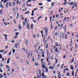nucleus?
Returning <instances> with one entry per match:
<instances>
[{"instance_id":"obj_56","label":"nucleus","mask_w":78,"mask_h":78,"mask_svg":"<svg viewBox=\"0 0 78 78\" xmlns=\"http://www.w3.org/2000/svg\"><path fill=\"white\" fill-rule=\"evenodd\" d=\"M25 22H27V18L25 19Z\"/></svg>"},{"instance_id":"obj_27","label":"nucleus","mask_w":78,"mask_h":78,"mask_svg":"<svg viewBox=\"0 0 78 78\" xmlns=\"http://www.w3.org/2000/svg\"><path fill=\"white\" fill-rule=\"evenodd\" d=\"M43 5V3H39V6H42Z\"/></svg>"},{"instance_id":"obj_64","label":"nucleus","mask_w":78,"mask_h":78,"mask_svg":"<svg viewBox=\"0 0 78 78\" xmlns=\"http://www.w3.org/2000/svg\"><path fill=\"white\" fill-rule=\"evenodd\" d=\"M76 37H78V35H77L76 36Z\"/></svg>"},{"instance_id":"obj_4","label":"nucleus","mask_w":78,"mask_h":78,"mask_svg":"<svg viewBox=\"0 0 78 78\" xmlns=\"http://www.w3.org/2000/svg\"><path fill=\"white\" fill-rule=\"evenodd\" d=\"M4 37H5V39L6 41H7L8 40V38H7V37L8 36H7V35L5 34V35H4Z\"/></svg>"},{"instance_id":"obj_32","label":"nucleus","mask_w":78,"mask_h":78,"mask_svg":"<svg viewBox=\"0 0 78 78\" xmlns=\"http://www.w3.org/2000/svg\"><path fill=\"white\" fill-rule=\"evenodd\" d=\"M26 44L27 45V44H28V40H26Z\"/></svg>"},{"instance_id":"obj_9","label":"nucleus","mask_w":78,"mask_h":78,"mask_svg":"<svg viewBox=\"0 0 78 78\" xmlns=\"http://www.w3.org/2000/svg\"><path fill=\"white\" fill-rule=\"evenodd\" d=\"M67 74H66V76H70V73L69 72H67Z\"/></svg>"},{"instance_id":"obj_51","label":"nucleus","mask_w":78,"mask_h":78,"mask_svg":"<svg viewBox=\"0 0 78 78\" xmlns=\"http://www.w3.org/2000/svg\"><path fill=\"white\" fill-rule=\"evenodd\" d=\"M0 66L1 67H2V66H3V65H2V64L0 63Z\"/></svg>"},{"instance_id":"obj_39","label":"nucleus","mask_w":78,"mask_h":78,"mask_svg":"<svg viewBox=\"0 0 78 78\" xmlns=\"http://www.w3.org/2000/svg\"><path fill=\"white\" fill-rule=\"evenodd\" d=\"M35 66H38V63H36Z\"/></svg>"},{"instance_id":"obj_55","label":"nucleus","mask_w":78,"mask_h":78,"mask_svg":"<svg viewBox=\"0 0 78 78\" xmlns=\"http://www.w3.org/2000/svg\"><path fill=\"white\" fill-rule=\"evenodd\" d=\"M61 73V72L60 71L58 72V74H60Z\"/></svg>"},{"instance_id":"obj_42","label":"nucleus","mask_w":78,"mask_h":78,"mask_svg":"<svg viewBox=\"0 0 78 78\" xmlns=\"http://www.w3.org/2000/svg\"><path fill=\"white\" fill-rule=\"evenodd\" d=\"M4 51H5L4 50L0 51V52L1 53H2V52H4Z\"/></svg>"},{"instance_id":"obj_5","label":"nucleus","mask_w":78,"mask_h":78,"mask_svg":"<svg viewBox=\"0 0 78 78\" xmlns=\"http://www.w3.org/2000/svg\"><path fill=\"white\" fill-rule=\"evenodd\" d=\"M45 63L44 64H42V68H43V69H45V68H46V67H45V66H44V64H45Z\"/></svg>"},{"instance_id":"obj_26","label":"nucleus","mask_w":78,"mask_h":78,"mask_svg":"<svg viewBox=\"0 0 78 78\" xmlns=\"http://www.w3.org/2000/svg\"><path fill=\"white\" fill-rule=\"evenodd\" d=\"M12 51L13 53H15V51H16V50L14 49H13L12 50Z\"/></svg>"},{"instance_id":"obj_58","label":"nucleus","mask_w":78,"mask_h":78,"mask_svg":"<svg viewBox=\"0 0 78 78\" xmlns=\"http://www.w3.org/2000/svg\"><path fill=\"white\" fill-rule=\"evenodd\" d=\"M0 72L2 73L3 72V70H2V69H0Z\"/></svg>"},{"instance_id":"obj_3","label":"nucleus","mask_w":78,"mask_h":78,"mask_svg":"<svg viewBox=\"0 0 78 78\" xmlns=\"http://www.w3.org/2000/svg\"><path fill=\"white\" fill-rule=\"evenodd\" d=\"M42 75L43 76V78H46V76L44 75V73H42Z\"/></svg>"},{"instance_id":"obj_61","label":"nucleus","mask_w":78,"mask_h":78,"mask_svg":"<svg viewBox=\"0 0 78 78\" xmlns=\"http://www.w3.org/2000/svg\"><path fill=\"white\" fill-rule=\"evenodd\" d=\"M4 25L5 26H6V23H4Z\"/></svg>"},{"instance_id":"obj_23","label":"nucleus","mask_w":78,"mask_h":78,"mask_svg":"<svg viewBox=\"0 0 78 78\" xmlns=\"http://www.w3.org/2000/svg\"><path fill=\"white\" fill-rule=\"evenodd\" d=\"M42 56L43 58H44L45 57V55H44V53H43L42 55Z\"/></svg>"},{"instance_id":"obj_52","label":"nucleus","mask_w":78,"mask_h":78,"mask_svg":"<svg viewBox=\"0 0 78 78\" xmlns=\"http://www.w3.org/2000/svg\"><path fill=\"white\" fill-rule=\"evenodd\" d=\"M34 38H36V36L35 35H34Z\"/></svg>"},{"instance_id":"obj_8","label":"nucleus","mask_w":78,"mask_h":78,"mask_svg":"<svg viewBox=\"0 0 78 78\" xmlns=\"http://www.w3.org/2000/svg\"><path fill=\"white\" fill-rule=\"evenodd\" d=\"M45 69H46L45 72H46V73H47V72H48V68L47 67H46Z\"/></svg>"},{"instance_id":"obj_15","label":"nucleus","mask_w":78,"mask_h":78,"mask_svg":"<svg viewBox=\"0 0 78 78\" xmlns=\"http://www.w3.org/2000/svg\"><path fill=\"white\" fill-rule=\"evenodd\" d=\"M8 2H7L6 4V8H8V4H9Z\"/></svg>"},{"instance_id":"obj_33","label":"nucleus","mask_w":78,"mask_h":78,"mask_svg":"<svg viewBox=\"0 0 78 78\" xmlns=\"http://www.w3.org/2000/svg\"><path fill=\"white\" fill-rule=\"evenodd\" d=\"M0 76H1L2 78H3V75H1V74H0Z\"/></svg>"},{"instance_id":"obj_12","label":"nucleus","mask_w":78,"mask_h":78,"mask_svg":"<svg viewBox=\"0 0 78 78\" xmlns=\"http://www.w3.org/2000/svg\"><path fill=\"white\" fill-rule=\"evenodd\" d=\"M10 60V58L8 59V60H7V64H9L10 62H9V61Z\"/></svg>"},{"instance_id":"obj_22","label":"nucleus","mask_w":78,"mask_h":78,"mask_svg":"<svg viewBox=\"0 0 78 78\" xmlns=\"http://www.w3.org/2000/svg\"><path fill=\"white\" fill-rule=\"evenodd\" d=\"M6 66L7 69H9V66L8 65H6Z\"/></svg>"},{"instance_id":"obj_14","label":"nucleus","mask_w":78,"mask_h":78,"mask_svg":"<svg viewBox=\"0 0 78 78\" xmlns=\"http://www.w3.org/2000/svg\"><path fill=\"white\" fill-rule=\"evenodd\" d=\"M41 61L42 64H45V62L43 61V59H41Z\"/></svg>"},{"instance_id":"obj_34","label":"nucleus","mask_w":78,"mask_h":78,"mask_svg":"<svg viewBox=\"0 0 78 78\" xmlns=\"http://www.w3.org/2000/svg\"><path fill=\"white\" fill-rule=\"evenodd\" d=\"M13 38L14 39V38H15V39H16V38H17V36H15Z\"/></svg>"},{"instance_id":"obj_50","label":"nucleus","mask_w":78,"mask_h":78,"mask_svg":"<svg viewBox=\"0 0 78 78\" xmlns=\"http://www.w3.org/2000/svg\"><path fill=\"white\" fill-rule=\"evenodd\" d=\"M12 43H14V42H15V41H14V40H12Z\"/></svg>"},{"instance_id":"obj_35","label":"nucleus","mask_w":78,"mask_h":78,"mask_svg":"<svg viewBox=\"0 0 78 78\" xmlns=\"http://www.w3.org/2000/svg\"><path fill=\"white\" fill-rule=\"evenodd\" d=\"M27 6H28V7H30V6H31V4H30L29 5H28Z\"/></svg>"},{"instance_id":"obj_7","label":"nucleus","mask_w":78,"mask_h":78,"mask_svg":"<svg viewBox=\"0 0 78 78\" xmlns=\"http://www.w3.org/2000/svg\"><path fill=\"white\" fill-rule=\"evenodd\" d=\"M18 27L19 29V30H21V25L20 24H19L18 25Z\"/></svg>"},{"instance_id":"obj_13","label":"nucleus","mask_w":78,"mask_h":78,"mask_svg":"<svg viewBox=\"0 0 78 78\" xmlns=\"http://www.w3.org/2000/svg\"><path fill=\"white\" fill-rule=\"evenodd\" d=\"M29 26H30V24H28L27 25V28L28 30H30V27H29Z\"/></svg>"},{"instance_id":"obj_40","label":"nucleus","mask_w":78,"mask_h":78,"mask_svg":"<svg viewBox=\"0 0 78 78\" xmlns=\"http://www.w3.org/2000/svg\"><path fill=\"white\" fill-rule=\"evenodd\" d=\"M12 71L13 72H12V73H14V69H12Z\"/></svg>"},{"instance_id":"obj_2","label":"nucleus","mask_w":78,"mask_h":78,"mask_svg":"<svg viewBox=\"0 0 78 78\" xmlns=\"http://www.w3.org/2000/svg\"><path fill=\"white\" fill-rule=\"evenodd\" d=\"M49 69H51L52 70H54V67H53V66H50L49 67Z\"/></svg>"},{"instance_id":"obj_21","label":"nucleus","mask_w":78,"mask_h":78,"mask_svg":"<svg viewBox=\"0 0 78 78\" xmlns=\"http://www.w3.org/2000/svg\"><path fill=\"white\" fill-rule=\"evenodd\" d=\"M29 13H30V11H27L25 13V14H29Z\"/></svg>"},{"instance_id":"obj_25","label":"nucleus","mask_w":78,"mask_h":78,"mask_svg":"<svg viewBox=\"0 0 78 78\" xmlns=\"http://www.w3.org/2000/svg\"><path fill=\"white\" fill-rule=\"evenodd\" d=\"M3 10V9H2L0 11V14H2V11Z\"/></svg>"},{"instance_id":"obj_36","label":"nucleus","mask_w":78,"mask_h":78,"mask_svg":"<svg viewBox=\"0 0 78 78\" xmlns=\"http://www.w3.org/2000/svg\"><path fill=\"white\" fill-rule=\"evenodd\" d=\"M58 16H59V15L57 14L56 16V18H58Z\"/></svg>"},{"instance_id":"obj_37","label":"nucleus","mask_w":78,"mask_h":78,"mask_svg":"<svg viewBox=\"0 0 78 78\" xmlns=\"http://www.w3.org/2000/svg\"><path fill=\"white\" fill-rule=\"evenodd\" d=\"M41 18H42V16H40V17H39L38 19V20H39L40 19H41Z\"/></svg>"},{"instance_id":"obj_10","label":"nucleus","mask_w":78,"mask_h":78,"mask_svg":"<svg viewBox=\"0 0 78 78\" xmlns=\"http://www.w3.org/2000/svg\"><path fill=\"white\" fill-rule=\"evenodd\" d=\"M70 68H71V69L72 70H73V65H71L70 66Z\"/></svg>"},{"instance_id":"obj_48","label":"nucleus","mask_w":78,"mask_h":78,"mask_svg":"<svg viewBox=\"0 0 78 78\" xmlns=\"http://www.w3.org/2000/svg\"><path fill=\"white\" fill-rule=\"evenodd\" d=\"M55 35V36H57L58 35V32H56Z\"/></svg>"},{"instance_id":"obj_28","label":"nucleus","mask_w":78,"mask_h":78,"mask_svg":"<svg viewBox=\"0 0 78 78\" xmlns=\"http://www.w3.org/2000/svg\"><path fill=\"white\" fill-rule=\"evenodd\" d=\"M55 45L56 46H58V43H55Z\"/></svg>"},{"instance_id":"obj_62","label":"nucleus","mask_w":78,"mask_h":78,"mask_svg":"<svg viewBox=\"0 0 78 78\" xmlns=\"http://www.w3.org/2000/svg\"><path fill=\"white\" fill-rule=\"evenodd\" d=\"M60 16H63V13H60Z\"/></svg>"},{"instance_id":"obj_41","label":"nucleus","mask_w":78,"mask_h":78,"mask_svg":"<svg viewBox=\"0 0 78 78\" xmlns=\"http://www.w3.org/2000/svg\"><path fill=\"white\" fill-rule=\"evenodd\" d=\"M40 48H41V46H39L38 49V50H40Z\"/></svg>"},{"instance_id":"obj_57","label":"nucleus","mask_w":78,"mask_h":78,"mask_svg":"<svg viewBox=\"0 0 78 78\" xmlns=\"http://www.w3.org/2000/svg\"><path fill=\"white\" fill-rule=\"evenodd\" d=\"M66 71V69H64V71H63V73H65V72Z\"/></svg>"},{"instance_id":"obj_46","label":"nucleus","mask_w":78,"mask_h":78,"mask_svg":"<svg viewBox=\"0 0 78 78\" xmlns=\"http://www.w3.org/2000/svg\"><path fill=\"white\" fill-rule=\"evenodd\" d=\"M17 16L18 17H19V13L17 12Z\"/></svg>"},{"instance_id":"obj_45","label":"nucleus","mask_w":78,"mask_h":78,"mask_svg":"<svg viewBox=\"0 0 78 78\" xmlns=\"http://www.w3.org/2000/svg\"><path fill=\"white\" fill-rule=\"evenodd\" d=\"M47 1L48 2H51V0H47Z\"/></svg>"},{"instance_id":"obj_1","label":"nucleus","mask_w":78,"mask_h":78,"mask_svg":"<svg viewBox=\"0 0 78 78\" xmlns=\"http://www.w3.org/2000/svg\"><path fill=\"white\" fill-rule=\"evenodd\" d=\"M44 30H45V34L46 35H47V33H48V29H46V28L45 27H44Z\"/></svg>"},{"instance_id":"obj_19","label":"nucleus","mask_w":78,"mask_h":78,"mask_svg":"<svg viewBox=\"0 0 78 78\" xmlns=\"http://www.w3.org/2000/svg\"><path fill=\"white\" fill-rule=\"evenodd\" d=\"M2 57H3L2 55V54H0V58L2 59Z\"/></svg>"},{"instance_id":"obj_44","label":"nucleus","mask_w":78,"mask_h":78,"mask_svg":"<svg viewBox=\"0 0 78 78\" xmlns=\"http://www.w3.org/2000/svg\"><path fill=\"white\" fill-rule=\"evenodd\" d=\"M19 32H17L16 34V35H19Z\"/></svg>"},{"instance_id":"obj_20","label":"nucleus","mask_w":78,"mask_h":78,"mask_svg":"<svg viewBox=\"0 0 78 78\" xmlns=\"http://www.w3.org/2000/svg\"><path fill=\"white\" fill-rule=\"evenodd\" d=\"M31 29H32V30H33V24L31 25Z\"/></svg>"},{"instance_id":"obj_63","label":"nucleus","mask_w":78,"mask_h":78,"mask_svg":"<svg viewBox=\"0 0 78 78\" xmlns=\"http://www.w3.org/2000/svg\"><path fill=\"white\" fill-rule=\"evenodd\" d=\"M29 56H30V54H28V58H29Z\"/></svg>"},{"instance_id":"obj_49","label":"nucleus","mask_w":78,"mask_h":78,"mask_svg":"<svg viewBox=\"0 0 78 78\" xmlns=\"http://www.w3.org/2000/svg\"><path fill=\"white\" fill-rule=\"evenodd\" d=\"M37 8L36 9H34V10L35 11H36V10H37Z\"/></svg>"},{"instance_id":"obj_38","label":"nucleus","mask_w":78,"mask_h":78,"mask_svg":"<svg viewBox=\"0 0 78 78\" xmlns=\"http://www.w3.org/2000/svg\"><path fill=\"white\" fill-rule=\"evenodd\" d=\"M59 66H60V64L59 63L57 64V67L58 68H59Z\"/></svg>"},{"instance_id":"obj_30","label":"nucleus","mask_w":78,"mask_h":78,"mask_svg":"<svg viewBox=\"0 0 78 78\" xmlns=\"http://www.w3.org/2000/svg\"><path fill=\"white\" fill-rule=\"evenodd\" d=\"M15 47L16 48H17V44H15Z\"/></svg>"},{"instance_id":"obj_11","label":"nucleus","mask_w":78,"mask_h":78,"mask_svg":"<svg viewBox=\"0 0 78 78\" xmlns=\"http://www.w3.org/2000/svg\"><path fill=\"white\" fill-rule=\"evenodd\" d=\"M64 2H65V3H64L63 4V5H66V4H67V1L66 0H64Z\"/></svg>"},{"instance_id":"obj_43","label":"nucleus","mask_w":78,"mask_h":78,"mask_svg":"<svg viewBox=\"0 0 78 78\" xmlns=\"http://www.w3.org/2000/svg\"><path fill=\"white\" fill-rule=\"evenodd\" d=\"M74 72L73 71V72H72V75L73 76V75H74Z\"/></svg>"},{"instance_id":"obj_6","label":"nucleus","mask_w":78,"mask_h":78,"mask_svg":"<svg viewBox=\"0 0 78 78\" xmlns=\"http://www.w3.org/2000/svg\"><path fill=\"white\" fill-rule=\"evenodd\" d=\"M73 3H74V2H72L69 3V5L72 6V5H73Z\"/></svg>"},{"instance_id":"obj_60","label":"nucleus","mask_w":78,"mask_h":78,"mask_svg":"<svg viewBox=\"0 0 78 78\" xmlns=\"http://www.w3.org/2000/svg\"><path fill=\"white\" fill-rule=\"evenodd\" d=\"M46 60H47V62H48V58H47Z\"/></svg>"},{"instance_id":"obj_18","label":"nucleus","mask_w":78,"mask_h":78,"mask_svg":"<svg viewBox=\"0 0 78 78\" xmlns=\"http://www.w3.org/2000/svg\"><path fill=\"white\" fill-rule=\"evenodd\" d=\"M13 22H14L15 24H16V20L14 19L13 20Z\"/></svg>"},{"instance_id":"obj_29","label":"nucleus","mask_w":78,"mask_h":78,"mask_svg":"<svg viewBox=\"0 0 78 78\" xmlns=\"http://www.w3.org/2000/svg\"><path fill=\"white\" fill-rule=\"evenodd\" d=\"M58 28V27H57V26H56L55 27V31H56V30H57Z\"/></svg>"},{"instance_id":"obj_17","label":"nucleus","mask_w":78,"mask_h":78,"mask_svg":"<svg viewBox=\"0 0 78 78\" xmlns=\"http://www.w3.org/2000/svg\"><path fill=\"white\" fill-rule=\"evenodd\" d=\"M55 51L56 52H57V53H59V51H58V49L56 48L55 50Z\"/></svg>"},{"instance_id":"obj_24","label":"nucleus","mask_w":78,"mask_h":78,"mask_svg":"<svg viewBox=\"0 0 78 78\" xmlns=\"http://www.w3.org/2000/svg\"><path fill=\"white\" fill-rule=\"evenodd\" d=\"M11 53H12V51H11L10 53H9V56H10L11 55Z\"/></svg>"},{"instance_id":"obj_59","label":"nucleus","mask_w":78,"mask_h":78,"mask_svg":"<svg viewBox=\"0 0 78 78\" xmlns=\"http://www.w3.org/2000/svg\"><path fill=\"white\" fill-rule=\"evenodd\" d=\"M46 48H48V44H46Z\"/></svg>"},{"instance_id":"obj_53","label":"nucleus","mask_w":78,"mask_h":78,"mask_svg":"<svg viewBox=\"0 0 78 78\" xmlns=\"http://www.w3.org/2000/svg\"><path fill=\"white\" fill-rule=\"evenodd\" d=\"M56 61L55 62H56V63H58V59H57V60H56Z\"/></svg>"},{"instance_id":"obj_16","label":"nucleus","mask_w":78,"mask_h":78,"mask_svg":"<svg viewBox=\"0 0 78 78\" xmlns=\"http://www.w3.org/2000/svg\"><path fill=\"white\" fill-rule=\"evenodd\" d=\"M54 2H52L51 3V5L52 6H54Z\"/></svg>"},{"instance_id":"obj_54","label":"nucleus","mask_w":78,"mask_h":78,"mask_svg":"<svg viewBox=\"0 0 78 78\" xmlns=\"http://www.w3.org/2000/svg\"><path fill=\"white\" fill-rule=\"evenodd\" d=\"M6 2H7V0H6L4 1L3 2L4 3Z\"/></svg>"},{"instance_id":"obj_47","label":"nucleus","mask_w":78,"mask_h":78,"mask_svg":"<svg viewBox=\"0 0 78 78\" xmlns=\"http://www.w3.org/2000/svg\"><path fill=\"white\" fill-rule=\"evenodd\" d=\"M32 60H33V62H34V57H33Z\"/></svg>"},{"instance_id":"obj_31","label":"nucleus","mask_w":78,"mask_h":78,"mask_svg":"<svg viewBox=\"0 0 78 78\" xmlns=\"http://www.w3.org/2000/svg\"><path fill=\"white\" fill-rule=\"evenodd\" d=\"M69 19V17H68V18H66V17H65L64 21H65V20H66V19Z\"/></svg>"}]
</instances>
